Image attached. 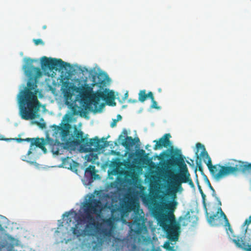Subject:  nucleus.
<instances>
[{
  "mask_svg": "<svg viewBox=\"0 0 251 251\" xmlns=\"http://www.w3.org/2000/svg\"><path fill=\"white\" fill-rule=\"evenodd\" d=\"M133 248L134 249L136 248V245H135V244H134V245H133Z\"/></svg>",
  "mask_w": 251,
  "mask_h": 251,
  "instance_id": "obj_50",
  "label": "nucleus"
},
{
  "mask_svg": "<svg viewBox=\"0 0 251 251\" xmlns=\"http://www.w3.org/2000/svg\"><path fill=\"white\" fill-rule=\"evenodd\" d=\"M151 100L152 104L151 105V107L152 108H155L157 109H160V107L157 106V102L154 100V97L153 96L152 99H151Z\"/></svg>",
  "mask_w": 251,
  "mask_h": 251,
  "instance_id": "obj_26",
  "label": "nucleus"
},
{
  "mask_svg": "<svg viewBox=\"0 0 251 251\" xmlns=\"http://www.w3.org/2000/svg\"><path fill=\"white\" fill-rule=\"evenodd\" d=\"M128 102H132V103H135V102H137V100H132L131 99H129L128 100Z\"/></svg>",
  "mask_w": 251,
  "mask_h": 251,
  "instance_id": "obj_40",
  "label": "nucleus"
},
{
  "mask_svg": "<svg viewBox=\"0 0 251 251\" xmlns=\"http://www.w3.org/2000/svg\"><path fill=\"white\" fill-rule=\"evenodd\" d=\"M141 151L143 153H145V151H144V150H142Z\"/></svg>",
  "mask_w": 251,
  "mask_h": 251,
  "instance_id": "obj_48",
  "label": "nucleus"
},
{
  "mask_svg": "<svg viewBox=\"0 0 251 251\" xmlns=\"http://www.w3.org/2000/svg\"><path fill=\"white\" fill-rule=\"evenodd\" d=\"M187 183H188V184L191 187H194V183H193L192 179L191 178V177L189 179V181Z\"/></svg>",
  "mask_w": 251,
  "mask_h": 251,
  "instance_id": "obj_34",
  "label": "nucleus"
},
{
  "mask_svg": "<svg viewBox=\"0 0 251 251\" xmlns=\"http://www.w3.org/2000/svg\"><path fill=\"white\" fill-rule=\"evenodd\" d=\"M251 224V215L249 217L248 219H247L245 220L244 225L245 226H248ZM233 241L237 247L243 249L246 251H251V244L249 245V244L246 243L242 240V237H237L236 238L234 239Z\"/></svg>",
  "mask_w": 251,
  "mask_h": 251,
  "instance_id": "obj_15",
  "label": "nucleus"
},
{
  "mask_svg": "<svg viewBox=\"0 0 251 251\" xmlns=\"http://www.w3.org/2000/svg\"><path fill=\"white\" fill-rule=\"evenodd\" d=\"M1 225L0 224V228L1 227Z\"/></svg>",
  "mask_w": 251,
  "mask_h": 251,
  "instance_id": "obj_58",
  "label": "nucleus"
},
{
  "mask_svg": "<svg viewBox=\"0 0 251 251\" xmlns=\"http://www.w3.org/2000/svg\"><path fill=\"white\" fill-rule=\"evenodd\" d=\"M242 168L241 172H245L246 171L251 172V163L247 162H243L242 164Z\"/></svg>",
  "mask_w": 251,
  "mask_h": 251,
  "instance_id": "obj_24",
  "label": "nucleus"
},
{
  "mask_svg": "<svg viewBox=\"0 0 251 251\" xmlns=\"http://www.w3.org/2000/svg\"><path fill=\"white\" fill-rule=\"evenodd\" d=\"M33 60L27 58L24 70L29 77L27 86L21 91L19 97L20 112L21 117L25 120L33 119L40 107V102L37 98L39 92L37 88V78L42 75L40 68L33 65Z\"/></svg>",
  "mask_w": 251,
  "mask_h": 251,
  "instance_id": "obj_2",
  "label": "nucleus"
},
{
  "mask_svg": "<svg viewBox=\"0 0 251 251\" xmlns=\"http://www.w3.org/2000/svg\"><path fill=\"white\" fill-rule=\"evenodd\" d=\"M210 190L212 192V196L214 197L216 199V200L218 201L219 205H222L221 201H220V200L219 199V198H218L217 197V195L216 194V192H215L214 189L213 188V187L212 189H210Z\"/></svg>",
  "mask_w": 251,
  "mask_h": 251,
  "instance_id": "obj_27",
  "label": "nucleus"
},
{
  "mask_svg": "<svg viewBox=\"0 0 251 251\" xmlns=\"http://www.w3.org/2000/svg\"><path fill=\"white\" fill-rule=\"evenodd\" d=\"M99 83L100 85H101V84H104L105 83V82H104V80H102V81H100Z\"/></svg>",
  "mask_w": 251,
  "mask_h": 251,
  "instance_id": "obj_43",
  "label": "nucleus"
},
{
  "mask_svg": "<svg viewBox=\"0 0 251 251\" xmlns=\"http://www.w3.org/2000/svg\"><path fill=\"white\" fill-rule=\"evenodd\" d=\"M133 221L128 222L129 227L128 239L133 243L139 240V237L144 231L147 230L145 225L144 213L139 207L134 211Z\"/></svg>",
  "mask_w": 251,
  "mask_h": 251,
  "instance_id": "obj_6",
  "label": "nucleus"
},
{
  "mask_svg": "<svg viewBox=\"0 0 251 251\" xmlns=\"http://www.w3.org/2000/svg\"><path fill=\"white\" fill-rule=\"evenodd\" d=\"M199 170L202 173H203V170H202V167L201 166V165L200 164V165H199Z\"/></svg>",
  "mask_w": 251,
  "mask_h": 251,
  "instance_id": "obj_39",
  "label": "nucleus"
},
{
  "mask_svg": "<svg viewBox=\"0 0 251 251\" xmlns=\"http://www.w3.org/2000/svg\"><path fill=\"white\" fill-rule=\"evenodd\" d=\"M46 74H47V73ZM47 74H48V73H47ZM48 74H49V73H48ZM48 76H50V75H48Z\"/></svg>",
  "mask_w": 251,
  "mask_h": 251,
  "instance_id": "obj_57",
  "label": "nucleus"
},
{
  "mask_svg": "<svg viewBox=\"0 0 251 251\" xmlns=\"http://www.w3.org/2000/svg\"><path fill=\"white\" fill-rule=\"evenodd\" d=\"M112 214H114V211H112Z\"/></svg>",
  "mask_w": 251,
  "mask_h": 251,
  "instance_id": "obj_56",
  "label": "nucleus"
},
{
  "mask_svg": "<svg viewBox=\"0 0 251 251\" xmlns=\"http://www.w3.org/2000/svg\"><path fill=\"white\" fill-rule=\"evenodd\" d=\"M79 70L81 72V73L83 74H84V73L86 72V73H89V70L88 69L85 67H82V68H79Z\"/></svg>",
  "mask_w": 251,
  "mask_h": 251,
  "instance_id": "obj_31",
  "label": "nucleus"
},
{
  "mask_svg": "<svg viewBox=\"0 0 251 251\" xmlns=\"http://www.w3.org/2000/svg\"><path fill=\"white\" fill-rule=\"evenodd\" d=\"M171 137L170 134L166 133L158 140H154L153 142L155 143V144L153 146V149L154 150H157L160 149L163 147L168 148V147H171L172 144L170 140V138Z\"/></svg>",
  "mask_w": 251,
  "mask_h": 251,
  "instance_id": "obj_13",
  "label": "nucleus"
},
{
  "mask_svg": "<svg viewBox=\"0 0 251 251\" xmlns=\"http://www.w3.org/2000/svg\"><path fill=\"white\" fill-rule=\"evenodd\" d=\"M46 28H47V26H46V25H44V26H43V29H46Z\"/></svg>",
  "mask_w": 251,
  "mask_h": 251,
  "instance_id": "obj_47",
  "label": "nucleus"
},
{
  "mask_svg": "<svg viewBox=\"0 0 251 251\" xmlns=\"http://www.w3.org/2000/svg\"><path fill=\"white\" fill-rule=\"evenodd\" d=\"M201 197H202V201H203V204L205 205V201L206 196L204 194V193L201 194Z\"/></svg>",
  "mask_w": 251,
  "mask_h": 251,
  "instance_id": "obj_36",
  "label": "nucleus"
},
{
  "mask_svg": "<svg viewBox=\"0 0 251 251\" xmlns=\"http://www.w3.org/2000/svg\"><path fill=\"white\" fill-rule=\"evenodd\" d=\"M77 108L78 107L76 105H74L71 106L72 115H76L78 114V111L77 110Z\"/></svg>",
  "mask_w": 251,
  "mask_h": 251,
  "instance_id": "obj_25",
  "label": "nucleus"
},
{
  "mask_svg": "<svg viewBox=\"0 0 251 251\" xmlns=\"http://www.w3.org/2000/svg\"><path fill=\"white\" fill-rule=\"evenodd\" d=\"M121 207L127 212H130L133 209L134 203L130 201H124Z\"/></svg>",
  "mask_w": 251,
  "mask_h": 251,
  "instance_id": "obj_22",
  "label": "nucleus"
},
{
  "mask_svg": "<svg viewBox=\"0 0 251 251\" xmlns=\"http://www.w3.org/2000/svg\"><path fill=\"white\" fill-rule=\"evenodd\" d=\"M108 142L105 138L100 140L96 137L94 138L90 139L87 146L93 147V149L96 151H100L108 146Z\"/></svg>",
  "mask_w": 251,
  "mask_h": 251,
  "instance_id": "obj_14",
  "label": "nucleus"
},
{
  "mask_svg": "<svg viewBox=\"0 0 251 251\" xmlns=\"http://www.w3.org/2000/svg\"><path fill=\"white\" fill-rule=\"evenodd\" d=\"M138 95L139 100L142 102L145 101L148 98L150 99H152L153 96V93L151 91L146 94V90H140Z\"/></svg>",
  "mask_w": 251,
  "mask_h": 251,
  "instance_id": "obj_19",
  "label": "nucleus"
},
{
  "mask_svg": "<svg viewBox=\"0 0 251 251\" xmlns=\"http://www.w3.org/2000/svg\"><path fill=\"white\" fill-rule=\"evenodd\" d=\"M33 42L34 43L35 45L36 46L39 45H44V42L41 39H33Z\"/></svg>",
  "mask_w": 251,
  "mask_h": 251,
  "instance_id": "obj_28",
  "label": "nucleus"
},
{
  "mask_svg": "<svg viewBox=\"0 0 251 251\" xmlns=\"http://www.w3.org/2000/svg\"><path fill=\"white\" fill-rule=\"evenodd\" d=\"M123 133L125 135H126L127 134V131L126 130V129H124L123 131Z\"/></svg>",
  "mask_w": 251,
  "mask_h": 251,
  "instance_id": "obj_42",
  "label": "nucleus"
},
{
  "mask_svg": "<svg viewBox=\"0 0 251 251\" xmlns=\"http://www.w3.org/2000/svg\"><path fill=\"white\" fill-rule=\"evenodd\" d=\"M117 120H118V121H119L121 120L122 117L119 114L117 115Z\"/></svg>",
  "mask_w": 251,
  "mask_h": 251,
  "instance_id": "obj_41",
  "label": "nucleus"
},
{
  "mask_svg": "<svg viewBox=\"0 0 251 251\" xmlns=\"http://www.w3.org/2000/svg\"><path fill=\"white\" fill-rule=\"evenodd\" d=\"M42 97H43V95L41 93H40L39 94V97L40 98H42Z\"/></svg>",
  "mask_w": 251,
  "mask_h": 251,
  "instance_id": "obj_49",
  "label": "nucleus"
},
{
  "mask_svg": "<svg viewBox=\"0 0 251 251\" xmlns=\"http://www.w3.org/2000/svg\"><path fill=\"white\" fill-rule=\"evenodd\" d=\"M177 204V202L175 200L170 201L167 203H162L164 209L170 213H173L174 212Z\"/></svg>",
  "mask_w": 251,
  "mask_h": 251,
  "instance_id": "obj_18",
  "label": "nucleus"
},
{
  "mask_svg": "<svg viewBox=\"0 0 251 251\" xmlns=\"http://www.w3.org/2000/svg\"><path fill=\"white\" fill-rule=\"evenodd\" d=\"M26 157V156H22V160H24V161H25V158Z\"/></svg>",
  "mask_w": 251,
  "mask_h": 251,
  "instance_id": "obj_45",
  "label": "nucleus"
},
{
  "mask_svg": "<svg viewBox=\"0 0 251 251\" xmlns=\"http://www.w3.org/2000/svg\"><path fill=\"white\" fill-rule=\"evenodd\" d=\"M75 162L70 157H67L62 160V166L65 168L72 169V163Z\"/></svg>",
  "mask_w": 251,
  "mask_h": 251,
  "instance_id": "obj_23",
  "label": "nucleus"
},
{
  "mask_svg": "<svg viewBox=\"0 0 251 251\" xmlns=\"http://www.w3.org/2000/svg\"><path fill=\"white\" fill-rule=\"evenodd\" d=\"M182 219L186 220L187 222L192 224L193 225L195 224L198 220V217L195 215H191L190 212L188 211L187 213L184 215V216L182 218Z\"/></svg>",
  "mask_w": 251,
  "mask_h": 251,
  "instance_id": "obj_21",
  "label": "nucleus"
},
{
  "mask_svg": "<svg viewBox=\"0 0 251 251\" xmlns=\"http://www.w3.org/2000/svg\"><path fill=\"white\" fill-rule=\"evenodd\" d=\"M14 139L13 140H16L18 142H21L22 141H26L28 142H30V148L29 150L27 151V155H29L30 154L32 151L33 150V147L34 146H35L36 147H38L40 149H41L43 151L44 153L47 152V149L45 148V145L46 144V142L45 141V140L43 138H26L25 139H22L21 138H13ZM11 140V141H12Z\"/></svg>",
  "mask_w": 251,
  "mask_h": 251,
  "instance_id": "obj_11",
  "label": "nucleus"
},
{
  "mask_svg": "<svg viewBox=\"0 0 251 251\" xmlns=\"http://www.w3.org/2000/svg\"><path fill=\"white\" fill-rule=\"evenodd\" d=\"M156 218L159 226L166 233L167 238L172 241H177L180 229L179 225L176 224H169V219L164 214H160Z\"/></svg>",
  "mask_w": 251,
  "mask_h": 251,
  "instance_id": "obj_7",
  "label": "nucleus"
},
{
  "mask_svg": "<svg viewBox=\"0 0 251 251\" xmlns=\"http://www.w3.org/2000/svg\"><path fill=\"white\" fill-rule=\"evenodd\" d=\"M102 208L101 201L95 198L94 195L89 197L88 201L83 206V213L80 214L76 220L77 213L74 210L66 212L64 215V220L68 226H71L72 222L75 226L71 227L73 233L79 236L83 233L88 236H94L96 234L103 237H109L111 236L112 229L114 227V222L112 219H104L102 225L104 226L101 228V224L96 222L94 215H99Z\"/></svg>",
  "mask_w": 251,
  "mask_h": 251,
  "instance_id": "obj_1",
  "label": "nucleus"
},
{
  "mask_svg": "<svg viewBox=\"0 0 251 251\" xmlns=\"http://www.w3.org/2000/svg\"><path fill=\"white\" fill-rule=\"evenodd\" d=\"M128 92H127L125 94L124 97L123 98V99L124 100L128 98Z\"/></svg>",
  "mask_w": 251,
  "mask_h": 251,
  "instance_id": "obj_38",
  "label": "nucleus"
},
{
  "mask_svg": "<svg viewBox=\"0 0 251 251\" xmlns=\"http://www.w3.org/2000/svg\"><path fill=\"white\" fill-rule=\"evenodd\" d=\"M160 155H162L163 156V157H168L169 156V154L167 153H166V152H162L161 154H160Z\"/></svg>",
  "mask_w": 251,
  "mask_h": 251,
  "instance_id": "obj_37",
  "label": "nucleus"
},
{
  "mask_svg": "<svg viewBox=\"0 0 251 251\" xmlns=\"http://www.w3.org/2000/svg\"><path fill=\"white\" fill-rule=\"evenodd\" d=\"M197 183L199 191L200 194H201L203 193V191H202V189L201 188V186L200 185L199 181H198V180H197Z\"/></svg>",
  "mask_w": 251,
  "mask_h": 251,
  "instance_id": "obj_35",
  "label": "nucleus"
},
{
  "mask_svg": "<svg viewBox=\"0 0 251 251\" xmlns=\"http://www.w3.org/2000/svg\"><path fill=\"white\" fill-rule=\"evenodd\" d=\"M196 147L197 148L196 156L197 158H199V151L200 150H201L200 156L206 164L210 173L216 180L218 181L226 176L241 172L242 161L231 159L229 160L226 166L220 164L213 165L211 158L206 151L204 146L200 143H198Z\"/></svg>",
  "mask_w": 251,
  "mask_h": 251,
  "instance_id": "obj_3",
  "label": "nucleus"
},
{
  "mask_svg": "<svg viewBox=\"0 0 251 251\" xmlns=\"http://www.w3.org/2000/svg\"><path fill=\"white\" fill-rule=\"evenodd\" d=\"M163 247L168 250H172L173 247L170 246L169 242H166L163 246Z\"/></svg>",
  "mask_w": 251,
  "mask_h": 251,
  "instance_id": "obj_29",
  "label": "nucleus"
},
{
  "mask_svg": "<svg viewBox=\"0 0 251 251\" xmlns=\"http://www.w3.org/2000/svg\"><path fill=\"white\" fill-rule=\"evenodd\" d=\"M191 163H192V164H193V162H194L193 160L191 159Z\"/></svg>",
  "mask_w": 251,
  "mask_h": 251,
  "instance_id": "obj_51",
  "label": "nucleus"
},
{
  "mask_svg": "<svg viewBox=\"0 0 251 251\" xmlns=\"http://www.w3.org/2000/svg\"><path fill=\"white\" fill-rule=\"evenodd\" d=\"M187 163H188L190 165H191V163L187 161Z\"/></svg>",
  "mask_w": 251,
  "mask_h": 251,
  "instance_id": "obj_53",
  "label": "nucleus"
},
{
  "mask_svg": "<svg viewBox=\"0 0 251 251\" xmlns=\"http://www.w3.org/2000/svg\"><path fill=\"white\" fill-rule=\"evenodd\" d=\"M7 251H14V250H12V249H9L7 250Z\"/></svg>",
  "mask_w": 251,
  "mask_h": 251,
  "instance_id": "obj_46",
  "label": "nucleus"
},
{
  "mask_svg": "<svg viewBox=\"0 0 251 251\" xmlns=\"http://www.w3.org/2000/svg\"><path fill=\"white\" fill-rule=\"evenodd\" d=\"M95 84H96V83H93V86H94Z\"/></svg>",
  "mask_w": 251,
  "mask_h": 251,
  "instance_id": "obj_55",
  "label": "nucleus"
},
{
  "mask_svg": "<svg viewBox=\"0 0 251 251\" xmlns=\"http://www.w3.org/2000/svg\"><path fill=\"white\" fill-rule=\"evenodd\" d=\"M41 68L45 74L48 73V71H55L58 69H67L70 68L71 65L70 63L63 61L61 59L48 58L43 56L41 60Z\"/></svg>",
  "mask_w": 251,
  "mask_h": 251,
  "instance_id": "obj_8",
  "label": "nucleus"
},
{
  "mask_svg": "<svg viewBox=\"0 0 251 251\" xmlns=\"http://www.w3.org/2000/svg\"><path fill=\"white\" fill-rule=\"evenodd\" d=\"M65 116H66V117H68V118H67V120H70V119H71V116H69V115H65Z\"/></svg>",
  "mask_w": 251,
  "mask_h": 251,
  "instance_id": "obj_44",
  "label": "nucleus"
},
{
  "mask_svg": "<svg viewBox=\"0 0 251 251\" xmlns=\"http://www.w3.org/2000/svg\"><path fill=\"white\" fill-rule=\"evenodd\" d=\"M123 137L122 135H120L119 136V138H120L121 137Z\"/></svg>",
  "mask_w": 251,
  "mask_h": 251,
  "instance_id": "obj_54",
  "label": "nucleus"
},
{
  "mask_svg": "<svg viewBox=\"0 0 251 251\" xmlns=\"http://www.w3.org/2000/svg\"><path fill=\"white\" fill-rule=\"evenodd\" d=\"M118 121V120L113 119L112 122L111 123L110 126L112 127H114L116 126L117 123Z\"/></svg>",
  "mask_w": 251,
  "mask_h": 251,
  "instance_id": "obj_32",
  "label": "nucleus"
},
{
  "mask_svg": "<svg viewBox=\"0 0 251 251\" xmlns=\"http://www.w3.org/2000/svg\"><path fill=\"white\" fill-rule=\"evenodd\" d=\"M87 108H89V109H91L90 107L89 106V105H87Z\"/></svg>",
  "mask_w": 251,
  "mask_h": 251,
  "instance_id": "obj_52",
  "label": "nucleus"
},
{
  "mask_svg": "<svg viewBox=\"0 0 251 251\" xmlns=\"http://www.w3.org/2000/svg\"><path fill=\"white\" fill-rule=\"evenodd\" d=\"M204 180H205L206 183L207 184L208 187L209 188V189H212L213 188V187L212 186V185L210 182V181L209 180L208 178H207V177L206 176H204Z\"/></svg>",
  "mask_w": 251,
  "mask_h": 251,
  "instance_id": "obj_30",
  "label": "nucleus"
},
{
  "mask_svg": "<svg viewBox=\"0 0 251 251\" xmlns=\"http://www.w3.org/2000/svg\"><path fill=\"white\" fill-rule=\"evenodd\" d=\"M135 140H136V142L139 141V139L138 137L133 139L131 136H126L122 143V145L126 148H129L135 144Z\"/></svg>",
  "mask_w": 251,
  "mask_h": 251,
  "instance_id": "obj_20",
  "label": "nucleus"
},
{
  "mask_svg": "<svg viewBox=\"0 0 251 251\" xmlns=\"http://www.w3.org/2000/svg\"><path fill=\"white\" fill-rule=\"evenodd\" d=\"M85 175L86 176H90L94 179L100 177L99 175L96 174L95 166L93 165H90L86 169Z\"/></svg>",
  "mask_w": 251,
  "mask_h": 251,
  "instance_id": "obj_17",
  "label": "nucleus"
},
{
  "mask_svg": "<svg viewBox=\"0 0 251 251\" xmlns=\"http://www.w3.org/2000/svg\"><path fill=\"white\" fill-rule=\"evenodd\" d=\"M177 155L179 157L172 155L168 162L171 166H178L179 172L178 174L175 175L172 172H169L167 173V177L176 188H178L181 187V183H187L189 181L190 174L181 154Z\"/></svg>",
  "mask_w": 251,
  "mask_h": 251,
  "instance_id": "obj_4",
  "label": "nucleus"
},
{
  "mask_svg": "<svg viewBox=\"0 0 251 251\" xmlns=\"http://www.w3.org/2000/svg\"><path fill=\"white\" fill-rule=\"evenodd\" d=\"M46 145L49 144L51 145V151L53 154H61L63 153L64 150L66 149L65 145L59 141H54L52 139L49 137L47 138Z\"/></svg>",
  "mask_w": 251,
  "mask_h": 251,
  "instance_id": "obj_12",
  "label": "nucleus"
},
{
  "mask_svg": "<svg viewBox=\"0 0 251 251\" xmlns=\"http://www.w3.org/2000/svg\"><path fill=\"white\" fill-rule=\"evenodd\" d=\"M14 139H7L3 137L2 135H0V140H4L6 141H10L11 140H13Z\"/></svg>",
  "mask_w": 251,
  "mask_h": 251,
  "instance_id": "obj_33",
  "label": "nucleus"
},
{
  "mask_svg": "<svg viewBox=\"0 0 251 251\" xmlns=\"http://www.w3.org/2000/svg\"><path fill=\"white\" fill-rule=\"evenodd\" d=\"M82 90L84 93L89 95V101L91 104L94 105L95 112L100 111L104 106V104L101 103L100 105V108L98 109L97 108L100 99L105 100L109 105H116V102L114 101L115 96L112 91H110L108 89H105L103 91H97L96 93L91 94L93 92V88L88 85H85L83 87Z\"/></svg>",
  "mask_w": 251,
  "mask_h": 251,
  "instance_id": "obj_5",
  "label": "nucleus"
},
{
  "mask_svg": "<svg viewBox=\"0 0 251 251\" xmlns=\"http://www.w3.org/2000/svg\"><path fill=\"white\" fill-rule=\"evenodd\" d=\"M53 126L55 130L59 132L62 140L66 141L68 145V136L70 134V129L71 128V125L67 123L64 124L62 126L54 125Z\"/></svg>",
  "mask_w": 251,
  "mask_h": 251,
  "instance_id": "obj_16",
  "label": "nucleus"
},
{
  "mask_svg": "<svg viewBox=\"0 0 251 251\" xmlns=\"http://www.w3.org/2000/svg\"><path fill=\"white\" fill-rule=\"evenodd\" d=\"M206 216L208 223L212 226H218L223 225L222 218H223L225 221V226H227L228 227V229L232 231V229L228 219L220 207L218 208V210L215 214H213L210 216H209V214L206 211Z\"/></svg>",
  "mask_w": 251,
  "mask_h": 251,
  "instance_id": "obj_9",
  "label": "nucleus"
},
{
  "mask_svg": "<svg viewBox=\"0 0 251 251\" xmlns=\"http://www.w3.org/2000/svg\"><path fill=\"white\" fill-rule=\"evenodd\" d=\"M88 141V139L84 137V133L75 126L73 133L68 139V145L70 147H76L82 144L87 146Z\"/></svg>",
  "mask_w": 251,
  "mask_h": 251,
  "instance_id": "obj_10",
  "label": "nucleus"
}]
</instances>
